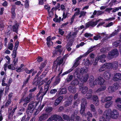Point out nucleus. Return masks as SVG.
I'll return each instance as SVG.
<instances>
[{"instance_id":"52","label":"nucleus","mask_w":121,"mask_h":121,"mask_svg":"<svg viewBox=\"0 0 121 121\" xmlns=\"http://www.w3.org/2000/svg\"><path fill=\"white\" fill-rule=\"evenodd\" d=\"M42 70H40L38 72L37 74L35 76V77L34 78V80L35 79H36L37 78H38V77H39V76L40 74L42 72Z\"/></svg>"},{"instance_id":"44","label":"nucleus","mask_w":121,"mask_h":121,"mask_svg":"<svg viewBox=\"0 0 121 121\" xmlns=\"http://www.w3.org/2000/svg\"><path fill=\"white\" fill-rule=\"evenodd\" d=\"M114 87L113 86H109L108 89V91L109 93L113 92L114 91Z\"/></svg>"},{"instance_id":"10","label":"nucleus","mask_w":121,"mask_h":121,"mask_svg":"<svg viewBox=\"0 0 121 121\" xmlns=\"http://www.w3.org/2000/svg\"><path fill=\"white\" fill-rule=\"evenodd\" d=\"M94 77L93 76H91L89 78V84L91 87H94L95 85H96V79L94 80Z\"/></svg>"},{"instance_id":"53","label":"nucleus","mask_w":121,"mask_h":121,"mask_svg":"<svg viewBox=\"0 0 121 121\" xmlns=\"http://www.w3.org/2000/svg\"><path fill=\"white\" fill-rule=\"evenodd\" d=\"M13 44L12 43H10V44L8 45V49L11 50H13Z\"/></svg>"},{"instance_id":"6","label":"nucleus","mask_w":121,"mask_h":121,"mask_svg":"<svg viewBox=\"0 0 121 121\" xmlns=\"http://www.w3.org/2000/svg\"><path fill=\"white\" fill-rule=\"evenodd\" d=\"M102 20V19H99L95 22L92 21L88 22L85 24L86 28H87L90 26L92 27H94L97 25L98 22L100 21V20Z\"/></svg>"},{"instance_id":"1","label":"nucleus","mask_w":121,"mask_h":121,"mask_svg":"<svg viewBox=\"0 0 121 121\" xmlns=\"http://www.w3.org/2000/svg\"><path fill=\"white\" fill-rule=\"evenodd\" d=\"M38 104V103L37 101L31 102L28 106L27 110L26 111L27 113L28 114H29V113H32Z\"/></svg>"},{"instance_id":"40","label":"nucleus","mask_w":121,"mask_h":121,"mask_svg":"<svg viewBox=\"0 0 121 121\" xmlns=\"http://www.w3.org/2000/svg\"><path fill=\"white\" fill-rule=\"evenodd\" d=\"M46 64V63L45 62L41 63L40 66L39 68V69L42 70V69H43L45 67Z\"/></svg>"},{"instance_id":"48","label":"nucleus","mask_w":121,"mask_h":121,"mask_svg":"<svg viewBox=\"0 0 121 121\" xmlns=\"http://www.w3.org/2000/svg\"><path fill=\"white\" fill-rule=\"evenodd\" d=\"M25 7L28 8L29 6V0H26L25 2Z\"/></svg>"},{"instance_id":"45","label":"nucleus","mask_w":121,"mask_h":121,"mask_svg":"<svg viewBox=\"0 0 121 121\" xmlns=\"http://www.w3.org/2000/svg\"><path fill=\"white\" fill-rule=\"evenodd\" d=\"M86 13V12L85 11H81L80 12V15L79 16V17L80 18L82 16L83 17H84L85 16Z\"/></svg>"},{"instance_id":"3","label":"nucleus","mask_w":121,"mask_h":121,"mask_svg":"<svg viewBox=\"0 0 121 121\" xmlns=\"http://www.w3.org/2000/svg\"><path fill=\"white\" fill-rule=\"evenodd\" d=\"M118 54V50L116 48H114L108 53V57L109 59L110 60L114 57L117 56Z\"/></svg>"},{"instance_id":"16","label":"nucleus","mask_w":121,"mask_h":121,"mask_svg":"<svg viewBox=\"0 0 121 121\" xmlns=\"http://www.w3.org/2000/svg\"><path fill=\"white\" fill-rule=\"evenodd\" d=\"M93 103L95 105L97 106L99 104L98 98L96 95H94L92 97Z\"/></svg>"},{"instance_id":"32","label":"nucleus","mask_w":121,"mask_h":121,"mask_svg":"<svg viewBox=\"0 0 121 121\" xmlns=\"http://www.w3.org/2000/svg\"><path fill=\"white\" fill-rule=\"evenodd\" d=\"M72 100L71 99H70V100L68 98L66 101L65 102V106L66 107L69 106L72 103Z\"/></svg>"},{"instance_id":"17","label":"nucleus","mask_w":121,"mask_h":121,"mask_svg":"<svg viewBox=\"0 0 121 121\" xmlns=\"http://www.w3.org/2000/svg\"><path fill=\"white\" fill-rule=\"evenodd\" d=\"M19 24L17 23H16L13 26L12 30L13 32L17 33L18 30Z\"/></svg>"},{"instance_id":"39","label":"nucleus","mask_w":121,"mask_h":121,"mask_svg":"<svg viewBox=\"0 0 121 121\" xmlns=\"http://www.w3.org/2000/svg\"><path fill=\"white\" fill-rule=\"evenodd\" d=\"M89 78V76L88 74L85 75L83 77L82 81L84 82H86L87 80Z\"/></svg>"},{"instance_id":"22","label":"nucleus","mask_w":121,"mask_h":121,"mask_svg":"<svg viewBox=\"0 0 121 121\" xmlns=\"http://www.w3.org/2000/svg\"><path fill=\"white\" fill-rule=\"evenodd\" d=\"M108 63L111 64V65H110V66H109V69L111 68L114 70H116L118 67V64L116 62H113V63Z\"/></svg>"},{"instance_id":"30","label":"nucleus","mask_w":121,"mask_h":121,"mask_svg":"<svg viewBox=\"0 0 121 121\" xmlns=\"http://www.w3.org/2000/svg\"><path fill=\"white\" fill-rule=\"evenodd\" d=\"M106 88L105 86H101L96 91V92L99 93L101 91H104L106 89Z\"/></svg>"},{"instance_id":"5","label":"nucleus","mask_w":121,"mask_h":121,"mask_svg":"<svg viewBox=\"0 0 121 121\" xmlns=\"http://www.w3.org/2000/svg\"><path fill=\"white\" fill-rule=\"evenodd\" d=\"M82 103L81 104V108L80 111L81 114L84 113L85 109V106L87 104L86 100L85 98H83L82 99Z\"/></svg>"},{"instance_id":"9","label":"nucleus","mask_w":121,"mask_h":121,"mask_svg":"<svg viewBox=\"0 0 121 121\" xmlns=\"http://www.w3.org/2000/svg\"><path fill=\"white\" fill-rule=\"evenodd\" d=\"M119 113L118 111L116 109H114L112 112L111 118L114 119H117L118 117Z\"/></svg>"},{"instance_id":"56","label":"nucleus","mask_w":121,"mask_h":121,"mask_svg":"<svg viewBox=\"0 0 121 121\" xmlns=\"http://www.w3.org/2000/svg\"><path fill=\"white\" fill-rule=\"evenodd\" d=\"M91 110L92 111L95 112V107L93 104H91L90 106Z\"/></svg>"},{"instance_id":"55","label":"nucleus","mask_w":121,"mask_h":121,"mask_svg":"<svg viewBox=\"0 0 121 121\" xmlns=\"http://www.w3.org/2000/svg\"><path fill=\"white\" fill-rule=\"evenodd\" d=\"M57 78V77H56ZM56 78L55 81V84L56 85H57L60 82V78Z\"/></svg>"},{"instance_id":"12","label":"nucleus","mask_w":121,"mask_h":121,"mask_svg":"<svg viewBox=\"0 0 121 121\" xmlns=\"http://www.w3.org/2000/svg\"><path fill=\"white\" fill-rule=\"evenodd\" d=\"M96 85L98 84L101 86L103 85L105 82V80L101 77H99L96 79Z\"/></svg>"},{"instance_id":"36","label":"nucleus","mask_w":121,"mask_h":121,"mask_svg":"<svg viewBox=\"0 0 121 121\" xmlns=\"http://www.w3.org/2000/svg\"><path fill=\"white\" fill-rule=\"evenodd\" d=\"M34 70L33 68L31 69L30 70H29L27 68H26L24 69V70L26 73L27 74H30L32 73V72Z\"/></svg>"},{"instance_id":"50","label":"nucleus","mask_w":121,"mask_h":121,"mask_svg":"<svg viewBox=\"0 0 121 121\" xmlns=\"http://www.w3.org/2000/svg\"><path fill=\"white\" fill-rule=\"evenodd\" d=\"M13 58L14 59L13 60V63L14 66H15L17 64V63L18 62V58L16 57L15 58Z\"/></svg>"},{"instance_id":"35","label":"nucleus","mask_w":121,"mask_h":121,"mask_svg":"<svg viewBox=\"0 0 121 121\" xmlns=\"http://www.w3.org/2000/svg\"><path fill=\"white\" fill-rule=\"evenodd\" d=\"M74 77H76L79 79H80L82 78L81 75L80 73L78 72H76L74 73Z\"/></svg>"},{"instance_id":"46","label":"nucleus","mask_w":121,"mask_h":121,"mask_svg":"<svg viewBox=\"0 0 121 121\" xmlns=\"http://www.w3.org/2000/svg\"><path fill=\"white\" fill-rule=\"evenodd\" d=\"M17 109V107H16L14 108H13L12 110V108L10 109V110H9V111L10 112V114H12L13 115L14 113V112Z\"/></svg>"},{"instance_id":"31","label":"nucleus","mask_w":121,"mask_h":121,"mask_svg":"<svg viewBox=\"0 0 121 121\" xmlns=\"http://www.w3.org/2000/svg\"><path fill=\"white\" fill-rule=\"evenodd\" d=\"M62 117L64 120H67V121H70V120L71 117H70L69 115L66 114H63Z\"/></svg>"},{"instance_id":"49","label":"nucleus","mask_w":121,"mask_h":121,"mask_svg":"<svg viewBox=\"0 0 121 121\" xmlns=\"http://www.w3.org/2000/svg\"><path fill=\"white\" fill-rule=\"evenodd\" d=\"M11 100L8 99L7 100L5 106L6 107H8V106L11 104Z\"/></svg>"},{"instance_id":"47","label":"nucleus","mask_w":121,"mask_h":121,"mask_svg":"<svg viewBox=\"0 0 121 121\" xmlns=\"http://www.w3.org/2000/svg\"><path fill=\"white\" fill-rule=\"evenodd\" d=\"M52 110V107H48L46 109L45 111L46 112L49 113L51 112Z\"/></svg>"},{"instance_id":"29","label":"nucleus","mask_w":121,"mask_h":121,"mask_svg":"<svg viewBox=\"0 0 121 121\" xmlns=\"http://www.w3.org/2000/svg\"><path fill=\"white\" fill-rule=\"evenodd\" d=\"M79 81L77 79H75L72 81L71 82V84L74 86H77L79 84Z\"/></svg>"},{"instance_id":"24","label":"nucleus","mask_w":121,"mask_h":121,"mask_svg":"<svg viewBox=\"0 0 121 121\" xmlns=\"http://www.w3.org/2000/svg\"><path fill=\"white\" fill-rule=\"evenodd\" d=\"M53 118L54 120L56 121H63L62 118L60 116L57 115H53Z\"/></svg>"},{"instance_id":"2","label":"nucleus","mask_w":121,"mask_h":121,"mask_svg":"<svg viewBox=\"0 0 121 121\" xmlns=\"http://www.w3.org/2000/svg\"><path fill=\"white\" fill-rule=\"evenodd\" d=\"M32 94L31 93L29 95V96L25 98L24 96L22 97L21 99L20 100L19 103L22 102L23 103V105H26L31 100L32 98Z\"/></svg>"},{"instance_id":"64","label":"nucleus","mask_w":121,"mask_h":121,"mask_svg":"<svg viewBox=\"0 0 121 121\" xmlns=\"http://www.w3.org/2000/svg\"><path fill=\"white\" fill-rule=\"evenodd\" d=\"M118 84H114V86H113L114 87V90H117L118 88Z\"/></svg>"},{"instance_id":"41","label":"nucleus","mask_w":121,"mask_h":121,"mask_svg":"<svg viewBox=\"0 0 121 121\" xmlns=\"http://www.w3.org/2000/svg\"><path fill=\"white\" fill-rule=\"evenodd\" d=\"M82 93L83 94H85L88 91V88L86 86H85L82 89Z\"/></svg>"},{"instance_id":"8","label":"nucleus","mask_w":121,"mask_h":121,"mask_svg":"<svg viewBox=\"0 0 121 121\" xmlns=\"http://www.w3.org/2000/svg\"><path fill=\"white\" fill-rule=\"evenodd\" d=\"M49 89V87L47 86H45L44 90L43 91V88L41 87L40 89L39 93L37 94V95L39 96L42 93L41 95L43 97L44 95L47 93Z\"/></svg>"},{"instance_id":"42","label":"nucleus","mask_w":121,"mask_h":121,"mask_svg":"<svg viewBox=\"0 0 121 121\" xmlns=\"http://www.w3.org/2000/svg\"><path fill=\"white\" fill-rule=\"evenodd\" d=\"M13 64L9 65L8 66V68L9 69H11L12 70H15V67L13 66Z\"/></svg>"},{"instance_id":"54","label":"nucleus","mask_w":121,"mask_h":121,"mask_svg":"<svg viewBox=\"0 0 121 121\" xmlns=\"http://www.w3.org/2000/svg\"><path fill=\"white\" fill-rule=\"evenodd\" d=\"M58 32L62 36L65 33L64 31H63L60 28H59L58 29Z\"/></svg>"},{"instance_id":"63","label":"nucleus","mask_w":121,"mask_h":121,"mask_svg":"<svg viewBox=\"0 0 121 121\" xmlns=\"http://www.w3.org/2000/svg\"><path fill=\"white\" fill-rule=\"evenodd\" d=\"M79 64V62H78L75 61L73 65V67L75 68H76L77 67Z\"/></svg>"},{"instance_id":"26","label":"nucleus","mask_w":121,"mask_h":121,"mask_svg":"<svg viewBox=\"0 0 121 121\" xmlns=\"http://www.w3.org/2000/svg\"><path fill=\"white\" fill-rule=\"evenodd\" d=\"M35 81V79L34 80V79L32 82V84L37 86L38 85H39V83H40V80L39 78H38Z\"/></svg>"},{"instance_id":"58","label":"nucleus","mask_w":121,"mask_h":121,"mask_svg":"<svg viewBox=\"0 0 121 121\" xmlns=\"http://www.w3.org/2000/svg\"><path fill=\"white\" fill-rule=\"evenodd\" d=\"M84 84L83 82H81V83H79L78 84L79 86V88L80 89H81L82 88H83Z\"/></svg>"},{"instance_id":"43","label":"nucleus","mask_w":121,"mask_h":121,"mask_svg":"<svg viewBox=\"0 0 121 121\" xmlns=\"http://www.w3.org/2000/svg\"><path fill=\"white\" fill-rule=\"evenodd\" d=\"M120 43L119 41H116L113 43V46L114 48H116L117 47L120 45Z\"/></svg>"},{"instance_id":"59","label":"nucleus","mask_w":121,"mask_h":121,"mask_svg":"<svg viewBox=\"0 0 121 121\" xmlns=\"http://www.w3.org/2000/svg\"><path fill=\"white\" fill-rule=\"evenodd\" d=\"M91 52V51H90V50H88L85 53L82 55H81V56H82V57H85L87 56Z\"/></svg>"},{"instance_id":"19","label":"nucleus","mask_w":121,"mask_h":121,"mask_svg":"<svg viewBox=\"0 0 121 121\" xmlns=\"http://www.w3.org/2000/svg\"><path fill=\"white\" fill-rule=\"evenodd\" d=\"M63 98V97L62 95L58 97L56 100L54 104V105L56 106H57L59 104Z\"/></svg>"},{"instance_id":"57","label":"nucleus","mask_w":121,"mask_h":121,"mask_svg":"<svg viewBox=\"0 0 121 121\" xmlns=\"http://www.w3.org/2000/svg\"><path fill=\"white\" fill-rule=\"evenodd\" d=\"M43 58L40 56H38L37 58V61L38 62H40L43 60Z\"/></svg>"},{"instance_id":"13","label":"nucleus","mask_w":121,"mask_h":121,"mask_svg":"<svg viewBox=\"0 0 121 121\" xmlns=\"http://www.w3.org/2000/svg\"><path fill=\"white\" fill-rule=\"evenodd\" d=\"M103 77L106 80L109 79L111 77L110 71L108 70L105 71L103 74Z\"/></svg>"},{"instance_id":"34","label":"nucleus","mask_w":121,"mask_h":121,"mask_svg":"<svg viewBox=\"0 0 121 121\" xmlns=\"http://www.w3.org/2000/svg\"><path fill=\"white\" fill-rule=\"evenodd\" d=\"M112 102L111 101H107V103L105 104V107L106 108H108L112 105Z\"/></svg>"},{"instance_id":"60","label":"nucleus","mask_w":121,"mask_h":121,"mask_svg":"<svg viewBox=\"0 0 121 121\" xmlns=\"http://www.w3.org/2000/svg\"><path fill=\"white\" fill-rule=\"evenodd\" d=\"M71 32H70L66 36V38H67L68 40H69L71 37L73 38V36L71 34Z\"/></svg>"},{"instance_id":"51","label":"nucleus","mask_w":121,"mask_h":121,"mask_svg":"<svg viewBox=\"0 0 121 121\" xmlns=\"http://www.w3.org/2000/svg\"><path fill=\"white\" fill-rule=\"evenodd\" d=\"M62 71H63V69H61L60 68H59L58 69V71H60V72L59 73L58 75L57 76V77H56V78H60V76H61L60 74H61V73L62 72Z\"/></svg>"},{"instance_id":"14","label":"nucleus","mask_w":121,"mask_h":121,"mask_svg":"<svg viewBox=\"0 0 121 121\" xmlns=\"http://www.w3.org/2000/svg\"><path fill=\"white\" fill-rule=\"evenodd\" d=\"M46 40L47 45L48 47L50 48L53 44V42L51 40V36H48L46 38Z\"/></svg>"},{"instance_id":"25","label":"nucleus","mask_w":121,"mask_h":121,"mask_svg":"<svg viewBox=\"0 0 121 121\" xmlns=\"http://www.w3.org/2000/svg\"><path fill=\"white\" fill-rule=\"evenodd\" d=\"M88 70V68L86 67L85 66L81 68L80 70V73L83 74L86 73Z\"/></svg>"},{"instance_id":"38","label":"nucleus","mask_w":121,"mask_h":121,"mask_svg":"<svg viewBox=\"0 0 121 121\" xmlns=\"http://www.w3.org/2000/svg\"><path fill=\"white\" fill-rule=\"evenodd\" d=\"M119 31V30L117 29V30H115L113 32L111 35L109 36L110 37H111L114 36L115 35H117L118 33V32Z\"/></svg>"},{"instance_id":"4","label":"nucleus","mask_w":121,"mask_h":121,"mask_svg":"<svg viewBox=\"0 0 121 121\" xmlns=\"http://www.w3.org/2000/svg\"><path fill=\"white\" fill-rule=\"evenodd\" d=\"M64 60V58L63 57L61 58L60 56L58 57L56 60L57 61V64H56L55 63V62H54L52 68H55V70L56 71L58 65H60L62 64Z\"/></svg>"},{"instance_id":"15","label":"nucleus","mask_w":121,"mask_h":121,"mask_svg":"<svg viewBox=\"0 0 121 121\" xmlns=\"http://www.w3.org/2000/svg\"><path fill=\"white\" fill-rule=\"evenodd\" d=\"M113 80L115 81L121 80V74L119 73H116L114 75Z\"/></svg>"},{"instance_id":"33","label":"nucleus","mask_w":121,"mask_h":121,"mask_svg":"<svg viewBox=\"0 0 121 121\" xmlns=\"http://www.w3.org/2000/svg\"><path fill=\"white\" fill-rule=\"evenodd\" d=\"M73 77V76L72 75H69L66 79V81L68 82H69L72 80Z\"/></svg>"},{"instance_id":"27","label":"nucleus","mask_w":121,"mask_h":121,"mask_svg":"<svg viewBox=\"0 0 121 121\" xmlns=\"http://www.w3.org/2000/svg\"><path fill=\"white\" fill-rule=\"evenodd\" d=\"M92 93V90H89L86 94V97L87 99H90L91 97Z\"/></svg>"},{"instance_id":"61","label":"nucleus","mask_w":121,"mask_h":121,"mask_svg":"<svg viewBox=\"0 0 121 121\" xmlns=\"http://www.w3.org/2000/svg\"><path fill=\"white\" fill-rule=\"evenodd\" d=\"M16 52L15 51L13 50V53L12 55L13 58H15L17 56Z\"/></svg>"},{"instance_id":"18","label":"nucleus","mask_w":121,"mask_h":121,"mask_svg":"<svg viewBox=\"0 0 121 121\" xmlns=\"http://www.w3.org/2000/svg\"><path fill=\"white\" fill-rule=\"evenodd\" d=\"M69 91L73 93H75L76 91V88L74 86H70L68 87Z\"/></svg>"},{"instance_id":"37","label":"nucleus","mask_w":121,"mask_h":121,"mask_svg":"<svg viewBox=\"0 0 121 121\" xmlns=\"http://www.w3.org/2000/svg\"><path fill=\"white\" fill-rule=\"evenodd\" d=\"M3 21L2 20L0 21V30H3L4 27Z\"/></svg>"},{"instance_id":"20","label":"nucleus","mask_w":121,"mask_h":121,"mask_svg":"<svg viewBox=\"0 0 121 121\" xmlns=\"http://www.w3.org/2000/svg\"><path fill=\"white\" fill-rule=\"evenodd\" d=\"M67 91V89L65 88H63L60 89L57 92V93L58 95H61L66 94Z\"/></svg>"},{"instance_id":"7","label":"nucleus","mask_w":121,"mask_h":121,"mask_svg":"<svg viewBox=\"0 0 121 121\" xmlns=\"http://www.w3.org/2000/svg\"><path fill=\"white\" fill-rule=\"evenodd\" d=\"M112 112L110 109H108L106 110L103 114L104 117H105L106 119H110L111 118Z\"/></svg>"},{"instance_id":"11","label":"nucleus","mask_w":121,"mask_h":121,"mask_svg":"<svg viewBox=\"0 0 121 121\" xmlns=\"http://www.w3.org/2000/svg\"><path fill=\"white\" fill-rule=\"evenodd\" d=\"M111 65V64L106 63L102 65L99 69V71L101 72L105 70L106 69H109L108 67Z\"/></svg>"},{"instance_id":"28","label":"nucleus","mask_w":121,"mask_h":121,"mask_svg":"<svg viewBox=\"0 0 121 121\" xmlns=\"http://www.w3.org/2000/svg\"><path fill=\"white\" fill-rule=\"evenodd\" d=\"M74 41V39H71L69 40L68 43L66 45V47H70L72 45L73 42Z\"/></svg>"},{"instance_id":"23","label":"nucleus","mask_w":121,"mask_h":121,"mask_svg":"<svg viewBox=\"0 0 121 121\" xmlns=\"http://www.w3.org/2000/svg\"><path fill=\"white\" fill-rule=\"evenodd\" d=\"M48 117V115L47 113H43L39 118V121H42L43 120L47 119Z\"/></svg>"},{"instance_id":"62","label":"nucleus","mask_w":121,"mask_h":121,"mask_svg":"<svg viewBox=\"0 0 121 121\" xmlns=\"http://www.w3.org/2000/svg\"><path fill=\"white\" fill-rule=\"evenodd\" d=\"M29 80L26 78V80H24L23 82V84L22 85V86H25L28 83Z\"/></svg>"},{"instance_id":"21","label":"nucleus","mask_w":121,"mask_h":121,"mask_svg":"<svg viewBox=\"0 0 121 121\" xmlns=\"http://www.w3.org/2000/svg\"><path fill=\"white\" fill-rule=\"evenodd\" d=\"M106 56L104 54H102L98 57H96V59L98 60H100V61L102 63L105 62L106 60L104 59L106 58Z\"/></svg>"}]
</instances>
